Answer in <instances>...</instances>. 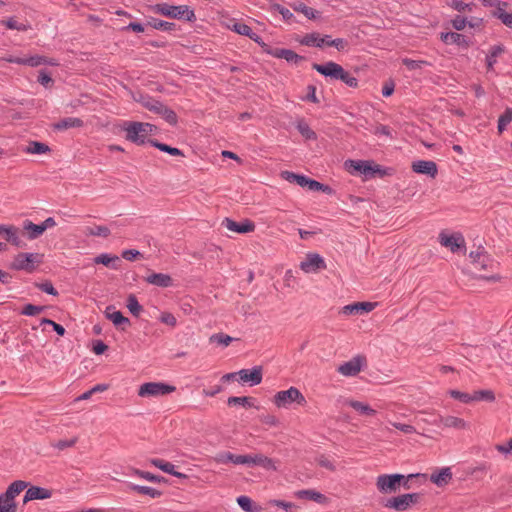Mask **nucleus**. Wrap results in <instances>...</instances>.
<instances>
[{"label":"nucleus","instance_id":"nucleus-25","mask_svg":"<svg viewBox=\"0 0 512 512\" xmlns=\"http://www.w3.org/2000/svg\"><path fill=\"white\" fill-rule=\"evenodd\" d=\"M145 281L148 284L162 288L170 287L173 284L171 276L164 273H151L145 277Z\"/></svg>","mask_w":512,"mask_h":512},{"label":"nucleus","instance_id":"nucleus-57","mask_svg":"<svg viewBox=\"0 0 512 512\" xmlns=\"http://www.w3.org/2000/svg\"><path fill=\"white\" fill-rule=\"evenodd\" d=\"M449 394L452 398L459 400L462 403H470L473 402V394H468L464 392H460L458 390H450Z\"/></svg>","mask_w":512,"mask_h":512},{"label":"nucleus","instance_id":"nucleus-21","mask_svg":"<svg viewBox=\"0 0 512 512\" xmlns=\"http://www.w3.org/2000/svg\"><path fill=\"white\" fill-rule=\"evenodd\" d=\"M26 492L23 498V502L27 503L32 500H44L49 499L52 496V491L39 487V486H31L29 488H26Z\"/></svg>","mask_w":512,"mask_h":512},{"label":"nucleus","instance_id":"nucleus-29","mask_svg":"<svg viewBox=\"0 0 512 512\" xmlns=\"http://www.w3.org/2000/svg\"><path fill=\"white\" fill-rule=\"evenodd\" d=\"M296 496L300 499L311 500L319 504L327 502V497L324 494L313 489L300 490L296 493Z\"/></svg>","mask_w":512,"mask_h":512},{"label":"nucleus","instance_id":"nucleus-42","mask_svg":"<svg viewBox=\"0 0 512 512\" xmlns=\"http://www.w3.org/2000/svg\"><path fill=\"white\" fill-rule=\"evenodd\" d=\"M512 121V108L507 107L498 119V131L502 133Z\"/></svg>","mask_w":512,"mask_h":512},{"label":"nucleus","instance_id":"nucleus-35","mask_svg":"<svg viewBox=\"0 0 512 512\" xmlns=\"http://www.w3.org/2000/svg\"><path fill=\"white\" fill-rule=\"evenodd\" d=\"M106 317L113 322L114 325L120 326L122 324H129V319L124 317L123 314L115 310L113 307H107L105 311Z\"/></svg>","mask_w":512,"mask_h":512},{"label":"nucleus","instance_id":"nucleus-10","mask_svg":"<svg viewBox=\"0 0 512 512\" xmlns=\"http://www.w3.org/2000/svg\"><path fill=\"white\" fill-rule=\"evenodd\" d=\"M345 166L351 172H359L365 176H372L381 171L379 165H374L372 161L367 160H347Z\"/></svg>","mask_w":512,"mask_h":512},{"label":"nucleus","instance_id":"nucleus-33","mask_svg":"<svg viewBox=\"0 0 512 512\" xmlns=\"http://www.w3.org/2000/svg\"><path fill=\"white\" fill-rule=\"evenodd\" d=\"M82 126H83V121L77 117L63 118L59 122L54 124V128L57 130H66L69 128H79Z\"/></svg>","mask_w":512,"mask_h":512},{"label":"nucleus","instance_id":"nucleus-32","mask_svg":"<svg viewBox=\"0 0 512 512\" xmlns=\"http://www.w3.org/2000/svg\"><path fill=\"white\" fill-rule=\"evenodd\" d=\"M505 51L503 45H494L490 48L488 55L486 56V65L488 71L494 69V65L497 62V57Z\"/></svg>","mask_w":512,"mask_h":512},{"label":"nucleus","instance_id":"nucleus-63","mask_svg":"<svg viewBox=\"0 0 512 512\" xmlns=\"http://www.w3.org/2000/svg\"><path fill=\"white\" fill-rule=\"evenodd\" d=\"M468 21L466 18L460 16V15H457L452 21H451V24H452V27L456 30V31H461L463 30L466 25H467Z\"/></svg>","mask_w":512,"mask_h":512},{"label":"nucleus","instance_id":"nucleus-27","mask_svg":"<svg viewBox=\"0 0 512 512\" xmlns=\"http://www.w3.org/2000/svg\"><path fill=\"white\" fill-rule=\"evenodd\" d=\"M214 459L217 463L226 464L231 462L237 465L246 464V462L248 461L246 455H235L231 452H221L217 454Z\"/></svg>","mask_w":512,"mask_h":512},{"label":"nucleus","instance_id":"nucleus-31","mask_svg":"<svg viewBox=\"0 0 512 512\" xmlns=\"http://www.w3.org/2000/svg\"><path fill=\"white\" fill-rule=\"evenodd\" d=\"M147 25L152 27V28H154V29H156V30L167 31V32H171V31H174L176 29V24L175 23L164 21V20H160V19H157V18H154V17L148 18Z\"/></svg>","mask_w":512,"mask_h":512},{"label":"nucleus","instance_id":"nucleus-12","mask_svg":"<svg viewBox=\"0 0 512 512\" xmlns=\"http://www.w3.org/2000/svg\"><path fill=\"white\" fill-rule=\"evenodd\" d=\"M365 364L366 360L364 357L355 356L351 360L341 364L337 371L343 376L352 377L356 376Z\"/></svg>","mask_w":512,"mask_h":512},{"label":"nucleus","instance_id":"nucleus-51","mask_svg":"<svg viewBox=\"0 0 512 512\" xmlns=\"http://www.w3.org/2000/svg\"><path fill=\"white\" fill-rule=\"evenodd\" d=\"M338 80L342 81L348 87L351 88H356L358 86V79L354 77L350 72L346 71L344 68Z\"/></svg>","mask_w":512,"mask_h":512},{"label":"nucleus","instance_id":"nucleus-53","mask_svg":"<svg viewBox=\"0 0 512 512\" xmlns=\"http://www.w3.org/2000/svg\"><path fill=\"white\" fill-rule=\"evenodd\" d=\"M485 400L492 402L495 400V395L491 390H479L473 393V401Z\"/></svg>","mask_w":512,"mask_h":512},{"label":"nucleus","instance_id":"nucleus-13","mask_svg":"<svg viewBox=\"0 0 512 512\" xmlns=\"http://www.w3.org/2000/svg\"><path fill=\"white\" fill-rule=\"evenodd\" d=\"M312 68L330 80H338L343 70L340 64L333 61H328L324 64L314 63Z\"/></svg>","mask_w":512,"mask_h":512},{"label":"nucleus","instance_id":"nucleus-14","mask_svg":"<svg viewBox=\"0 0 512 512\" xmlns=\"http://www.w3.org/2000/svg\"><path fill=\"white\" fill-rule=\"evenodd\" d=\"M222 226L225 227L227 230L238 234L251 233L255 230L254 222L249 219H245L241 222H236L230 218H225L222 221Z\"/></svg>","mask_w":512,"mask_h":512},{"label":"nucleus","instance_id":"nucleus-48","mask_svg":"<svg viewBox=\"0 0 512 512\" xmlns=\"http://www.w3.org/2000/svg\"><path fill=\"white\" fill-rule=\"evenodd\" d=\"M297 129L300 134L308 140L316 139V133L309 127V125L304 121H299L297 123Z\"/></svg>","mask_w":512,"mask_h":512},{"label":"nucleus","instance_id":"nucleus-24","mask_svg":"<svg viewBox=\"0 0 512 512\" xmlns=\"http://www.w3.org/2000/svg\"><path fill=\"white\" fill-rule=\"evenodd\" d=\"M246 456H247V460H248L246 462V464L261 466L262 468H264L266 470H272V471L277 470L276 462L272 458H269L263 454L246 455Z\"/></svg>","mask_w":512,"mask_h":512},{"label":"nucleus","instance_id":"nucleus-60","mask_svg":"<svg viewBox=\"0 0 512 512\" xmlns=\"http://www.w3.org/2000/svg\"><path fill=\"white\" fill-rule=\"evenodd\" d=\"M283 59H285L288 63L297 64L299 61L303 60V57L291 49H285Z\"/></svg>","mask_w":512,"mask_h":512},{"label":"nucleus","instance_id":"nucleus-61","mask_svg":"<svg viewBox=\"0 0 512 512\" xmlns=\"http://www.w3.org/2000/svg\"><path fill=\"white\" fill-rule=\"evenodd\" d=\"M391 425L395 427L396 429L400 430L404 434H413L416 433V429L414 426L410 424H404V423H398V422H392Z\"/></svg>","mask_w":512,"mask_h":512},{"label":"nucleus","instance_id":"nucleus-20","mask_svg":"<svg viewBox=\"0 0 512 512\" xmlns=\"http://www.w3.org/2000/svg\"><path fill=\"white\" fill-rule=\"evenodd\" d=\"M412 170L418 174L428 175L435 178L437 175V165L431 160H418L412 163Z\"/></svg>","mask_w":512,"mask_h":512},{"label":"nucleus","instance_id":"nucleus-47","mask_svg":"<svg viewBox=\"0 0 512 512\" xmlns=\"http://www.w3.org/2000/svg\"><path fill=\"white\" fill-rule=\"evenodd\" d=\"M402 63L403 65H405L407 67V69L409 70H420L422 69L423 67L425 66H429L430 63L428 61H425V60H413V59H410V58H404L402 59Z\"/></svg>","mask_w":512,"mask_h":512},{"label":"nucleus","instance_id":"nucleus-55","mask_svg":"<svg viewBox=\"0 0 512 512\" xmlns=\"http://www.w3.org/2000/svg\"><path fill=\"white\" fill-rule=\"evenodd\" d=\"M45 310L44 306L27 304L23 307L21 314L25 316H36Z\"/></svg>","mask_w":512,"mask_h":512},{"label":"nucleus","instance_id":"nucleus-17","mask_svg":"<svg viewBox=\"0 0 512 512\" xmlns=\"http://www.w3.org/2000/svg\"><path fill=\"white\" fill-rule=\"evenodd\" d=\"M0 234L12 245L22 248L25 246V243L20 237V231L17 227L13 225H0Z\"/></svg>","mask_w":512,"mask_h":512},{"label":"nucleus","instance_id":"nucleus-4","mask_svg":"<svg viewBox=\"0 0 512 512\" xmlns=\"http://www.w3.org/2000/svg\"><path fill=\"white\" fill-rule=\"evenodd\" d=\"M273 402L278 408H287L292 403L303 406L306 404V399L298 388L290 387L287 390L277 392L274 395Z\"/></svg>","mask_w":512,"mask_h":512},{"label":"nucleus","instance_id":"nucleus-18","mask_svg":"<svg viewBox=\"0 0 512 512\" xmlns=\"http://www.w3.org/2000/svg\"><path fill=\"white\" fill-rule=\"evenodd\" d=\"M375 306L376 303L372 302H355L342 307L340 313L344 315H362L371 312Z\"/></svg>","mask_w":512,"mask_h":512},{"label":"nucleus","instance_id":"nucleus-64","mask_svg":"<svg viewBox=\"0 0 512 512\" xmlns=\"http://www.w3.org/2000/svg\"><path fill=\"white\" fill-rule=\"evenodd\" d=\"M37 287H38L41 291H43V292H45V293H47V294H49V295H53V296H57V295H58V291L54 288V286L52 285V283H51V282H49V281H46V282H43V283L37 284Z\"/></svg>","mask_w":512,"mask_h":512},{"label":"nucleus","instance_id":"nucleus-30","mask_svg":"<svg viewBox=\"0 0 512 512\" xmlns=\"http://www.w3.org/2000/svg\"><path fill=\"white\" fill-rule=\"evenodd\" d=\"M234 32L249 37L255 42L260 43L261 38L253 32L250 26L242 22H235L231 28Z\"/></svg>","mask_w":512,"mask_h":512},{"label":"nucleus","instance_id":"nucleus-2","mask_svg":"<svg viewBox=\"0 0 512 512\" xmlns=\"http://www.w3.org/2000/svg\"><path fill=\"white\" fill-rule=\"evenodd\" d=\"M151 11L172 19L194 22L196 15L193 9L187 5H170L168 3H158L151 6Z\"/></svg>","mask_w":512,"mask_h":512},{"label":"nucleus","instance_id":"nucleus-45","mask_svg":"<svg viewBox=\"0 0 512 512\" xmlns=\"http://www.w3.org/2000/svg\"><path fill=\"white\" fill-rule=\"evenodd\" d=\"M110 233V229L107 226L103 225L88 227L86 229V234L90 236H100L106 238L110 235Z\"/></svg>","mask_w":512,"mask_h":512},{"label":"nucleus","instance_id":"nucleus-16","mask_svg":"<svg viewBox=\"0 0 512 512\" xmlns=\"http://www.w3.org/2000/svg\"><path fill=\"white\" fill-rule=\"evenodd\" d=\"M439 240L442 246L448 247L452 252H456L461 248H465V239L460 233H455L452 235L441 233L439 235Z\"/></svg>","mask_w":512,"mask_h":512},{"label":"nucleus","instance_id":"nucleus-37","mask_svg":"<svg viewBox=\"0 0 512 512\" xmlns=\"http://www.w3.org/2000/svg\"><path fill=\"white\" fill-rule=\"evenodd\" d=\"M24 151L28 154H45L50 152V147L42 142L31 141Z\"/></svg>","mask_w":512,"mask_h":512},{"label":"nucleus","instance_id":"nucleus-44","mask_svg":"<svg viewBox=\"0 0 512 512\" xmlns=\"http://www.w3.org/2000/svg\"><path fill=\"white\" fill-rule=\"evenodd\" d=\"M126 307L134 316H139L142 311V306L139 304L137 297L134 294H130L128 296Z\"/></svg>","mask_w":512,"mask_h":512},{"label":"nucleus","instance_id":"nucleus-58","mask_svg":"<svg viewBox=\"0 0 512 512\" xmlns=\"http://www.w3.org/2000/svg\"><path fill=\"white\" fill-rule=\"evenodd\" d=\"M327 46H333L338 51H345L348 48V41L343 38L329 39Z\"/></svg>","mask_w":512,"mask_h":512},{"label":"nucleus","instance_id":"nucleus-7","mask_svg":"<svg viewBox=\"0 0 512 512\" xmlns=\"http://www.w3.org/2000/svg\"><path fill=\"white\" fill-rule=\"evenodd\" d=\"M403 479L402 474H381L376 479V487L383 494L394 493L401 487Z\"/></svg>","mask_w":512,"mask_h":512},{"label":"nucleus","instance_id":"nucleus-9","mask_svg":"<svg viewBox=\"0 0 512 512\" xmlns=\"http://www.w3.org/2000/svg\"><path fill=\"white\" fill-rule=\"evenodd\" d=\"M420 494L418 493H407L389 499L385 507L394 509L396 511H405L411 505L418 503L420 500Z\"/></svg>","mask_w":512,"mask_h":512},{"label":"nucleus","instance_id":"nucleus-23","mask_svg":"<svg viewBox=\"0 0 512 512\" xmlns=\"http://www.w3.org/2000/svg\"><path fill=\"white\" fill-rule=\"evenodd\" d=\"M440 39L443 43L455 44L460 47L468 48L470 46V41L464 35L457 32H442L440 34Z\"/></svg>","mask_w":512,"mask_h":512},{"label":"nucleus","instance_id":"nucleus-49","mask_svg":"<svg viewBox=\"0 0 512 512\" xmlns=\"http://www.w3.org/2000/svg\"><path fill=\"white\" fill-rule=\"evenodd\" d=\"M237 503L246 512L258 511V509L253 505V501L248 496H239L237 498Z\"/></svg>","mask_w":512,"mask_h":512},{"label":"nucleus","instance_id":"nucleus-28","mask_svg":"<svg viewBox=\"0 0 512 512\" xmlns=\"http://www.w3.org/2000/svg\"><path fill=\"white\" fill-rule=\"evenodd\" d=\"M329 39V35L321 36L319 33H310L303 37L301 44L311 47H322L323 45H327Z\"/></svg>","mask_w":512,"mask_h":512},{"label":"nucleus","instance_id":"nucleus-11","mask_svg":"<svg viewBox=\"0 0 512 512\" xmlns=\"http://www.w3.org/2000/svg\"><path fill=\"white\" fill-rule=\"evenodd\" d=\"M299 266L305 273H317L326 268L324 259L317 253H308Z\"/></svg>","mask_w":512,"mask_h":512},{"label":"nucleus","instance_id":"nucleus-15","mask_svg":"<svg viewBox=\"0 0 512 512\" xmlns=\"http://www.w3.org/2000/svg\"><path fill=\"white\" fill-rule=\"evenodd\" d=\"M238 376L243 383H249L250 386L258 385L263 379L262 367L255 366L252 369H241L238 371Z\"/></svg>","mask_w":512,"mask_h":512},{"label":"nucleus","instance_id":"nucleus-19","mask_svg":"<svg viewBox=\"0 0 512 512\" xmlns=\"http://www.w3.org/2000/svg\"><path fill=\"white\" fill-rule=\"evenodd\" d=\"M433 424L438 427L454 428L458 430L466 429L468 427L465 420L455 416H439L433 421Z\"/></svg>","mask_w":512,"mask_h":512},{"label":"nucleus","instance_id":"nucleus-6","mask_svg":"<svg viewBox=\"0 0 512 512\" xmlns=\"http://www.w3.org/2000/svg\"><path fill=\"white\" fill-rule=\"evenodd\" d=\"M142 104L149 111L157 115H160L170 125L175 126L177 124L178 118L176 113L172 109L168 108L162 102L155 100L153 98H149L143 101Z\"/></svg>","mask_w":512,"mask_h":512},{"label":"nucleus","instance_id":"nucleus-22","mask_svg":"<svg viewBox=\"0 0 512 512\" xmlns=\"http://www.w3.org/2000/svg\"><path fill=\"white\" fill-rule=\"evenodd\" d=\"M469 257L471 258L472 263L480 269L486 270L492 264L490 256L487 254L483 247H478L476 251H471Z\"/></svg>","mask_w":512,"mask_h":512},{"label":"nucleus","instance_id":"nucleus-26","mask_svg":"<svg viewBox=\"0 0 512 512\" xmlns=\"http://www.w3.org/2000/svg\"><path fill=\"white\" fill-rule=\"evenodd\" d=\"M452 471L450 467H443L435 471L430 476V481L438 487H442L450 482L452 479Z\"/></svg>","mask_w":512,"mask_h":512},{"label":"nucleus","instance_id":"nucleus-52","mask_svg":"<svg viewBox=\"0 0 512 512\" xmlns=\"http://www.w3.org/2000/svg\"><path fill=\"white\" fill-rule=\"evenodd\" d=\"M119 257L116 255H110L108 253H102L94 258L95 264H103L110 266L112 262L118 261Z\"/></svg>","mask_w":512,"mask_h":512},{"label":"nucleus","instance_id":"nucleus-38","mask_svg":"<svg viewBox=\"0 0 512 512\" xmlns=\"http://www.w3.org/2000/svg\"><path fill=\"white\" fill-rule=\"evenodd\" d=\"M1 24L5 25L7 29L17 31H27L30 29L28 23H21L16 20L15 17H10L7 20H1Z\"/></svg>","mask_w":512,"mask_h":512},{"label":"nucleus","instance_id":"nucleus-34","mask_svg":"<svg viewBox=\"0 0 512 512\" xmlns=\"http://www.w3.org/2000/svg\"><path fill=\"white\" fill-rule=\"evenodd\" d=\"M43 228L44 227H41L40 224H34L30 220H25L23 222V229L27 232L28 238L30 240H34L40 237L44 233Z\"/></svg>","mask_w":512,"mask_h":512},{"label":"nucleus","instance_id":"nucleus-41","mask_svg":"<svg viewBox=\"0 0 512 512\" xmlns=\"http://www.w3.org/2000/svg\"><path fill=\"white\" fill-rule=\"evenodd\" d=\"M293 9L297 12H301L310 20L316 19L320 14L319 11H317L311 7H308L307 5H305L302 2L293 5Z\"/></svg>","mask_w":512,"mask_h":512},{"label":"nucleus","instance_id":"nucleus-40","mask_svg":"<svg viewBox=\"0 0 512 512\" xmlns=\"http://www.w3.org/2000/svg\"><path fill=\"white\" fill-rule=\"evenodd\" d=\"M150 143H151L152 146L156 147L157 149H159L162 152H166V153H168L170 155H173V156H181V157L184 156V153L180 149H178V148L171 147V146H169L167 144L158 142L156 140H151Z\"/></svg>","mask_w":512,"mask_h":512},{"label":"nucleus","instance_id":"nucleus-59","mask_svg":"<svg viewBox=\"0 0 512 512\" xmlns=\"http://www.w3.org/2000/svg\"><path fill=\"white\" fill-rule=\"evenodd\" d=\"M508 6V3L507 2H501L498 0V5H494L493 7H495V10L493 12V16L502 20L504 18V15L507 14V12L505 11V9L507 8Z\"/></svg>","mask_w":512,"mask_h":512},{"label":"nucleus","instance_id":"nucleus-5","mask_svg":"<svg viewBox=\"0 0 512 512\" xmlns=\"http://www.w3.org/2000/svg\"><path fill=\"white\" fill-rule=\"evenodd\" d=\"M42 262V255L38 253H19L17 254L12 263L11 269L17 271L33 272L37 265Z\"/></svg>","mask_w":512,"mask_h":512},{"label":"nucleus","instance_id":"nucleus-62","mask_svg":"<svg viewBox=\"0 0 512 512\" xmlns=\"http://www.w3.org/2000/svg\"><path fill=\"white\" fill-rule=\"evenodd\" d=\"M160 321L168 326L175 327L177 324V320L175 316L170 312H163L160 315Z\"/></svg>","mask_w":512,"mask_h":512},{"label":"nucleus","instance_id":"nucleus-56","mask_svg":"<svg viewBox=\"0 0 512 512\" xmlns=\"http://www.w3.org/2000/svg\"><path fill=\"white\" fill-rule=\"evenodd\" d=\"M22 65H27L30 67H37L46 62V57L35 55L31 57H23Z\"/></svg>","mask_w":512,"mask_h":512},{"label":"nucleus","instance_id":"nucleus-1","mask_svg":"<svg viewBox=\"0 0 512 512\" xmlns=\"http://www.w3.org/2000/svg\"><path fill=\"white\" fill-rule=\"evenodd\" d=\"M120 128L126 133V140L137 145H143L146 143L147 137L153 134L156 127L145 122L123 121Z\"/></svg>","mask_w":512,"mask_h":512},{"label":"nucleus","instance_id":"nucleus-8","mask_svg":"<svg viewBox=\"0 0 512 512\" xmlns=\"http://www.w3.org/2000/svg\"><path fill=\"white\" fill-rule=\"evenodd\" d=\"M175 386L161 382H147L139 387L138 395L140 397H157L167 395L175 391Z\"/></svg>","mask_w":512,"mask_h":512},{"label":"nucleus","instance_id":"nucleus-54","mask_svg":"<svg viewBox=\"0 0 512 512\" xmlns=\"http://www.w3.org/2000/svg\"><path fill=\"white\" fill-rule=\"evenodd\" d=\"M233 341V338L223 333L213 334L210 337V342L217 343L222 346H228Z\"/></svg>","mask_w":512,"mask_h":512},{"label":"nucleus","instance_id":"nucleus-3","mask_svg":"<svg viewBox=\"0 0 512 512\" xmlns=\"http://www.w3.org/2000/svg\"><path fill=\"white\" fill-rule=\"evenodd\" d=\"M27 487L28 483L26 481L16 480L12 482L6 491L0 494V512H16L15 498Z\"/></svg>","mask_w":512,"mask_h":512},{"label":"nucleus","instance_id":"nucleus-36","mask_svg":"<svg viewBox=\"0 0 512 512\" xmlns=\"http://www.w3.org/2000/svg\"><path fill=\"white\" fill-rule=\"evenodd\" d=\"M129 488L132 491H135V492L143 494V495H148L151 498H159L162 495L161 491H159L155 488L149 487V486H142V485H137V484L131 483V484H129Z\"/></svg>","mask_w":512,"mask_h":512},{"label":"nucleus","instance_id":"nucleus-50","mask_svg":"<svg viewBox=\"0 0 512 512\" xmlns=\"http://www.w3.org/2000/svg\"><path fill=\"white\" fill-rule=\"evenodd\" d=\"M448 6L458 12H463L466 10L472 11L474 4L473 3H465L462 0H450L448 2Z\"/></svg>","mask_w":512,"mask_h":512},{"label":"nucleus","instance_id":"nucleus-39","mask_svg":"<svg viewBox=\"0 0 512 512\" xmlns=\"http://www.w3.org/2000/svg\"><path fill=\"white\" fill-rule=\"evenodd\" d=\"M349 405L355 411H357L359 414L369 415V416H374L376 414V410H374L368 404H365L363 402H360V401H350Z\"/></svg>","mask_w":512,"mask_h":512},{"label":"nucleus","instance_id":"nucleus-46","mask_svg":"<svg viewBox=\"0 0 512 512\" xmlns=\"http://www.w3.org/2000/svg\"><path fill=\"white\" fill-rule=\"evenodd\" d=\"M227 404L229 406L239 405V406H243V407H251L253 405L252 398L246 397V396H243V397L231 396L228 398Z\"/></svg>","mask_w":512,"mask_h":512},{"label":"nucleus","instance_id":"nucleus-43","mask_svg":"<svg viewBox=\"0 0 512 512\" xmlns=\"http://www.w3.org/2000/svg\"><path fill=\"white\" fill-rule=\"evenodd\" d=\"M149 462L153 466L159 468L160 470H162L165 473H168L170 475L172 473H174L175 466L170 462L164 461L163 459H159V458L150 459Z\"/></svg>","mask_w":512,"mask_h":512}]
</instances>
